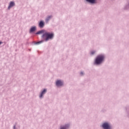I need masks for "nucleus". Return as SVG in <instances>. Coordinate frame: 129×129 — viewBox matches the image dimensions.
I'll return each mask as SVG.
<instances>
[{
    "label": "nucleus",
    "mask_w": 129,
    "mask_h": 129,
    "mask_svg": "<svg viewBox=\"0 0 129 129\" xmlns=\"http://www.w3.org/2000/svg\"><path fill=\"white\" fill-rule=\"evenodd\" d=\"M54 37L53 33H50L49 32H45L42 36V39L44 40V41H49V40H51L52 38Z\"/></svg>",
    "instance_id": "f257e3e1"
},
{
    "label": "nucleus",
    "mask_w": 129,
    "mask_h": 129,
    "mask_svg": "<svg viewBox=\"0 0 129 129\" xmlns=\"http://www.w3.org/2000/svg\"><path fill=\"white\" fill-rule=\"evenodd\" d=\"M103 60H104V56L102 55H99L97 56L95 62L96 64H100V63H101Z\"/></svg>",
    "instance_id": "f03ea898"
},
{
    "label": "nucleus",
    "mask_w": 129,
    "mask_h": 129,
    "mask_svg": "<svg viewBox=\"0 0 129 129\" xmlns=\"http://www.w3.org/2000/svg\"><path fill=\"white\" fill-rule=\"evenodd\" d=\"M102 127L104 129H110V126L108 123H104L102 125Z\"/></svg>",
    "instance_id": "7ed1b4c3"
},
{
    "label": "nucleus",
    "mask_w": 129,
    "mask_h": 129,
    "mask_svg": "<svg viewBox=\"0 0 129 129\" xmlns=\"http://www.w3.org/2000/svg\"><path fill=\"white\" fill-rule=\"evenodd\" d=\"M56 86H62L63 85V82L60 80H57L56 82Z\"/></svg>",
    "instance_id": "20e7f679"
},
{
    "label": "nucleus",
    "mask_w": 129,
    "mask_h": 129,
    "mask_svg": "<svg viewBox=\"0 0 129 129\" xmlns=\"http://www.w3.org/2000/svg\"><path fill=\"white\" fill-rule=\"evenodd\" d=\"M15 6V3L13 2H11L10 3L9 6L8 7V9L10 10V9H11V8H13V7H14Z\"/></svg>",
    "instance_id": "39448f33"
},
{
    "label": "nucleus",
    "mask_w": 129,
    "mask_h": 129,
    "mask_svg": "<svg viewBox=\"0 0 129 129\" xmlns=\"http://www.w3.org/2000/svg\"><path fill=\"white\" fill-rule=\"evenodd\" d=\"M46 91H47V90H46V89H44L43 90V91L41 92V93L40 95V98L43 97V95H44L45 94V93H46Z\"/></svg>",
    "instance_id": "423d86ee"
},
{
    "label": "nucleus",
    "mask_w": 129,
    "mask_h": 129,
    "mask_svg": "<svg viewBox=\"0 0 129 129\" xmlns=\"http://www.w3.org/2000/svg\"><path fill=\"white\" fill-rule=\"evenodd\" d=\"M44 26V22L43 21H40L39 24V28H43Z\"/></svg>",
    "instance_id": "0eeeda50"
},
{
    "label": "nucleus",
    "mask_w": 129,
    "mask_h": 129,
    "mask_svg": "<svg viewBox=\"0 0 129 129\" xmlns=\"http://www.w3.org/2000/svg\"><path fill=\"white\" fill-rule=\"evenodd\" d=\"M36 31V27H32L30 30V33H32V32H35Z\"/></svg>",
    "instance_id": "6e6552de"
},
{
    "label": "nucleus",
    "mask_w": 129,
    "mask_h": 129,
    "mask_svg": "<svg viewBox=\"0 0 129 129\" xmlns=\"http://www.w3.org/2000/svg\"><path fill=\"white\" fill-rule=\"evenodd\" d=\"M88 3H90V4H95V0H86Z\"/></svg>",
    "instance_id": "1a4fd4ad"
},
{
    "label": "nucleus",
    "mask_w": 129,
    "mask_h": 129,
    "mask_svg": "<svg viewBox=\"0 0 129 129\" xmlns=\"http://www.w3.org/2000/svg\"><path fill=\"white\" fill-rule=\"evenodd\" d=\"M44 33V30H41L40 31L37 32L36 34V35H40L41 34H43Z\"/></svg>",
    "instance_id": "9d476101"
},
{
    "label": "nucleus",
    "mask_w": 129,
    "mask_h": 129,
    "mask_svg": "<svg viewBox=\"0 0 129 129\" xmlns=\"http://www.w3.org/2000/svg\"><path fill=\"white\" fill-rule=\"evenodd\" d=\"M52 18V16H48L46 19V22H49V20Z\"/></svg>",
    "instance_id": "9b49d317"
},
{
    "label": "nucleus",
    "mask_w": 129,
    "mask_h": 129,
    "mask_svg": "<svg viewBox=\"0 0 129 129\" xmlns=\"http://www.w3.org/2000/svg\"><path fill=\"white\" fill-rule=\"evenodd\" d=\"M68 125H66V126H63V127H61L60 129H67V127H68Z\"/></svg>",
    "instance_id": "f8f14e48"
},
{
    "label": "nucleus",
    "mask_w": 129,
    "mask_h": 129,
    "mask_svg": "<svg viewBox=\"0 0 129 129\" xmlns=\"http://www.w3.org/2000/svg\"><path fill=\"white\" fill-rule=\"evenodd\" d=\"M43 42H44V41L42 40V41L36 42V44H41V43H43Z\"/></svg>",
    "instance_id": "ddd939ff"
},
{
    "label": "nucleus",
    "mask_w": 129,
    "mask_h": 129,
    "mask_svg": "<svg viewBox=\"0 0 129 129\" xmlns=\"http://www.w3.org/2000/svg\"><path fill=\"white\" fill-rule=\"evenodd\" d=\"M91 55H94V54H95V51H91Z\"/></svg>",
    "instance_id": "4468645a"
},
{
    "label": "nucleus",
    "mask_w": 129,
    "mask_h": 129,
    "mask_svg": "<svg viewBox=\"0 0 129 129\" xmlns=\"http://www.w3.org/2000/svg\"><path fill=\"white\" fill-rule=\"evenodd\" d=\"M81 75H83V72H81Z\"/></svg>",
    "instance_id": "2eb2a0df"
},
{
    "label": "nucleus",
    "mask_w": 129,
    "mask_h": 129,
    "mask_svg": "<svg viewBox=\"0 0 129 129\" xmlns=\"http://www.w3.org/2000/svg\"><path fill=\"white\" fill-rule=\"evenodd\" d=\"M1 44H3V42H0V45H1Z\"/></svg>",
    "instance_id": "dca6fc26"
},
{
    "label": "nucleus",
    "mask_w": 129,
    "mask_h": 129,
    "mask_svg": "<svg viewBox=\"0 0 129 129\" xmlns=\"http://www.w3.org/2000/svg\"><path fill=\"white\" fill-rule=\"evenodd\" d=\"M14 128H16V126H14Z\"/></svg>",
    "instance_id": "f3484780"
}]
</instances>
